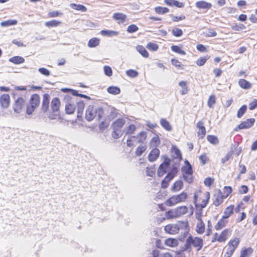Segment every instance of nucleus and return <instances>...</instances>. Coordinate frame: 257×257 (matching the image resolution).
I'll return each mask as SVG.
<instances>
[{
    "mask_svg": "<svg viewBox=\"0 0 257 257\" xmlns=\"http://www.w3.org/2000/svg\"><path fill=\"white\" fill-rule=\"evenodd\" d=\"M103 110L101 107H95L93 105H89L85 111V118L88 121L92 120L94 118L99 120L103 114Z\"/></svg>",
    "mask_w": 257,
    "mask_h": 257,
    "instance_id": "1",
    "label": "nucleus"
},
{
    "mask_svg": "<svg viewBox=\"0 0 257 257\" xmlns=\"http://www.w3.org/2000/svg\"><path fill=\"white\" fill-rule=\"evenodd\" d=\"M60 101L57 97L53 98L50 104V110L48 113V117L51 120L56 119L59 115Z\"/></svg>",
    "mask_w": 257,
    "mask_h": 257,
    "instance_id": "2",
    "label": "nucleus"
},
{
    "mask_svg": "<svg viewBox=\"0 0 257 257\" xmlns=\"http://www.w3.org/2000/svg\"><path fill=\"white\" fill-rule=\"evenodd\" d=\"M125 123L124 118H118L112 124L111 127L113 130L112 136L114 139H118L121 137L123 134L122 128Z\"/></svg>",
    "mask_w": 257,
    "mask_h": 257,
    "instance_id": "3",
    "label": "nucleus"
},
{
    "mask_svg": "<svg viewBox=\"0 0 257 257\" xmlns=\"http://www.w3.org/2000/svg\"><path fill=\"white\" fill-rule=\"evenodd\" d=\"M188 223L186 222L179 221L176 224H169L165 226V231L170 234H176L179 232L180 229H186Z\"/></svg>",
    "mask_w": 257,
    "mask_h": 257,
    "instance_id": "4",
    "label": "nucleus"
},
{
    "mask_svg": "<svg viewBox=\"0 0 257 257\" xmlns=\"http://www.w3.org/2000/svg\"><path fill=\"white\" fill-rule=\"evenodd\" d=\"M179 165L175 164L173 166L171 171L168 172L167 175L165 177L164 180L162 181V187L166 188L169 185V182L172 180L176 176L178 172Z\"/></svg>",
    "mask_w": 257,
    "mask_h": 257,
    "instance_id": "5",
    "label": "nucleus"
},
{
    "mask_svg": "<svg viewBox=\"0 0 257 257\" xmlns=\"http://www.w3.org/2000/svg\"><path fill=\"white\" fill-rule=\"evenodd\" d=\"M187 197V194L183 192L178 195L172 196L166 201V204L167 206H172L178 203L185 201Z\"/></svg>",
    "mask_w": 257,
    "mask_h": 257,
    "instance_id": "6",
    "label": "nucleus"
},
{
    "mask_svg": "<svg viewBox=\"0 0 257 257\" xmlns=\"http://www.w3.org/2000/svg\"><path fill=\"white\" fill-rule=\"evenodd\" d=\"M191 243H192L194 247H197V250H200L203 245L202 240L201 239L198 237L193 238L191 236H190L187 239L185 244V249L189 247Z\"/></svg>",
    "mask_w": 257,
    "mask_h": 257,
    "instance_id": "7",
    "label": "nucleus"
},
{
    "mask_svg": "<svg viewBox=\"0 0 257 257\" xmlns=\"http://www.w3.org/2000/svg\"><path fill=\"white\" fill-rule=\"evenodd\" d=\"M25 107V99L22 97H18L13 104V107L14 112L20 113Z\"/></svg>",
    "mask_w": 257,
    "mask_h": 257,
    "instance_id": "8",
    "label": "nucleus"
},
{
    "mask_svg": "<svg viewBox=\"0 0 257 257\" xmlns=\"http://www.w3.org/2000/svg\"><path fill=\"white\" fill-rule=\"evenodd\" d=\"M164 158V162L160 165L158 170L157 174L159 177L163 176L167 171L170 164V159L166 156L162 157Z\"/></svg>",
    "mask_w": 257,
    "mask_h": 257,
    "instance_id": "9",
    "label": "nucleus"
},
{
    "mask_svg": "<svg viewBox=\"0 0 257 257\" xmlns=\"http://www.w3.org/2000/svg\"><path fill=\"white\" fill-rule=\"evenodd\" d=\"M255 119L254 118L247 119L235 128L234 131H237L238 130L249 128L253 125Z\"/></svg>",
    "mask_w": 257,
    "mask_h": 257,
    "instance_id": "10",
    "label": "nucleus"
},
{
    "mask_svg": "<svg viewBox=\"0 0 257 257\" xmlns=\"http://www.w3.org/2000/svg\"><path fill=\"white\" fill-rule=\"evenodd\" d=\"M50 99V96L48 94L45 93L43 95L41 110L44 113L48 112L49 108Z\"/></svg>",
    "mask_w": 257,
    "mask_h": 257,
    "instance_id": "11",
    "label": "nucleus"
},
{
    "mask_svg": "<svg viewBox=\"0 0 257 257\" xmlns=\"http://www.w3.org/2000/svg\"><path fill=\"white\" fill-rule=\"evenodd\" d=\"M0 104L1 107L3 109L8 108L10 104V97L9 95L4 94L0 97Z\"/></svg>",
    "mask_w": 257,
    "mask_h": 257,
    "instance_id": "12",
    "label": "nucleus"
},
{
    "mask_svg": "<svg viewBox=\"0 0 257 257\" xmlns=\"http://www.w3.org/2000/svg\"><path fill=\"white\" fill-rule=\"evenodd\" d=\"M197 127L199 129V131L197 133L198 136L199 137L200 139L203 138L206 134V130L204 126L203 122L202 121L198 122Z\"/></svg>",
    "mask_w": 257,
    "mask_h": 257,
    "instance_id": "13",
    "label": "nucleus"
},
{
    "mask_svg": "<svg viewBox=\"0 0 257 257\" xmlns=\"http://www.w3.org/2000/svg\"><path fill=\"white\" fill-rule=\"evenodd\" d=\"M160 155V150L157 148H154L150 153L148 159L150 162H154L156 161L159 157Z\"/></svg>",
    "mask_w": 257,
    "mask_h": 257,
    "instance_id": "14",
    "label": "nucleus"
},
{
    "mask_svg": "<svg viewBox=\"0 0 257 257\" xmlns=\"http://www.w3.org/2000/svg\"><path fill=\"white\" fill-rule=\"evenodd\" d=\"M40 98L38 94H33L30 100V105L33 106L37 108L40 104Z\"/></svg>",
    "mask_w": 257,
    "mask_h": 257,
    "instance_id": "15",
    "label": "nucleus"
},
{
    "mask_svg": "<svg viewBox=\"0 0 257 257\" xmlns=\"http://www.w3.org/2000/svg\"><path fill=\"white\" fill-rule=\"evenodd\" d=\"M195 6L197 8L200 9H209L211 8L212 5L210 3L202 1L197 2L195 4Z\"/></svg>",
    "mask_w": 257,
    "mask_h": 257,
    "instance_id": "16",
    "label": "nucleus"
},
{
    "mask_svg": "<svg viewBox=\"0 0 257 257\" xmlns=\"http://www.w3.org/2000/svg\"><path fill=\"white\" fill-rule=\"evenodd\" d=\"M186 165L182 168L183 174H193L192 168L188 161H185Z\"/></svg>",
    "mask_w": 257,
    "mask_h": 257,
    "instance_id": "17",
    "label": "nucleus"
},
{
    "mask_svg": "<svg viewBox=\"0 0 257 257\" xmlns=\"http://www.w3.org/2000/svg\"><path fill=\"white\" fill-rule=\"evenodd\" d=\"M179 85L182 88L180 91L181 95H185L188 93L189 89L187 86V82L185 81H181L179 83Z\"/></svg>",
    "mask_w": 257,
    "mask_h": 257,
    "instance_id": "18",
    "label": "nucleus"
},
{
    "mask_svg": "<svg viewBox=\"0 0 257 257\" xmlns=\"http://www.w3.org/2000/svg\"><path fill=\"white\" fill-rule=\"evenodd\" d=\"M147 137V133L145 132H141L137 136H135V140L137 143H143L146 141Z\"/></svg>",
    "mask_w": 257,
    "mask_h": 257,
    "instance_id": "19",
    "label": "nucleus"
},
{
    "mask_svg": "<svg viewBox=\"0 0 257 257\" xmlns=\"http://www.w3.org/2000/svg\"><path fill=\"white\" fill-rule=\"evenodd\" d=\"M238 84L240 87L245 89H250L251 87V84L250 82L245 79H240L238 81Z\"/></svg>",
    "mask_w": 257,
    "mask_h": 257,
    "instance_id": "20",
    "label": "nucleus"
},
{
    "mask_svg": "<svg viewBox=\"0 0 257 257\" xmlns=\"http://www.w3.org/2000/svg\"><path fill=\"white\" fill-rule=\"evenodd\" d=\"M165 244L170 247H175L178 244V241L175 238H169L165 240Z\"/></svg>",
    "mask_w": 257,
    "mask_h": 257,
    "instance_id": "21",
    "label": "nucleus"
},
{
    "mask_svg": "<svg viewBox=\"0 0 257 257\" xmlns=\"http://www.w3.org/2000/svg\"><path fill=\"white\" fill-rule=\"evenodd\" d=\"M160 140L159 137L158 136L156 135L150 141V147H154V148H157V147L160 145Z\"/></svg>",
    "mask_w": 257,
    "mask_h": 257,
    "instance_id": "22",
    "label": "nucleus"
},
{
    "mask_svg": "<svg viewBox=\"0 0 257 257\" xmlns=\"http://www.w3.org/2000/svg\"><path fill=\"white\" fill-rule=\"evenodd\" d=\"M100 34L104 36L112 37L113 36H117L119 33L112 30H102L100 32Z\"/></svg>",
    "mask_w": 257,
    "mask_h": 257,
    "instance_id": "23",
    "label": "nucleus"
},
{
    "mask_svg": "<svg viewBox=\"0 0 257 257\" xmlns=\"http://www.w3.org/2000/svg\"><path fill=\"white\" fill-rule=\"evenodd\" d=\"M70 7L72 9L79 11L82 12H85L87 11V8L83 5L80 4H70Z\"/></svg>",
    "mask_w": 257,
    "mask_h": 257,
    "instance_id": "24",
    "label": "nucleus"
},
{
    "mask_svg": "<svg viewBox=\"0 0 257 257\" xmlns=\"http://www.w3.org/2000/svg\"><path fill=\"white\" fill-rule=\"evenodd\" d=\"M234 207L233 205H230L227 207L224 212V215H223V218H228L231 214L233 213Z\"/></svg>",
    "mask_w": 257,
    "mask_h": 257,
    "instance_id": "25",
    "label": "nucleus"
},
{
    "mask_svg": "<svg viewBox=\"0 0 257 257\" xmlns=\"http://www.w3.org/2000/svg\"><path fill=\"white\" fill-rule=\"evenodd\" d=\"M160 123L162 127L168 131H171L172 129V126L169 122L166 119L161 118L160 120Z\"/></svg>",
    "mask_w": 257,
    "mask_h": 257,
    "instance_id": "26",
    "label": "nucleus"
},
{
    "mask_svg": "<svg viewBox=\"0 0 257 257\" xmlns=\"http://www.w3.org/2000/svg\"><path fill=\"white\" fill-rule=\"evenodd\" d=\"M166 216L167 219H172L179 217L176 209H171L166 213Z\"/></svg>",
    "mask_w": 257,
    "mask_h": 257,
    "instance_id": "27",
    "label": "nucleus"
},
{
    "mask_svg": "<svg viewBox=\"0 0 257 257\" xmlns=\"http://www.w3.org/2000/svg\"><path fill=\"white\" fill-rule=\"evenodd\" d=\"M136 130V126L135 125L130 124L123 130V133H125L126 135L133 134L135 132Z\"/></svg>",
    "mask_w": 257,
    "mask_h": 257,
    "instance_id": "28",
    "label": "nucleus"
},
{
    "mask_svg": "<svg viewBox=\"0 0 257 257\" xmlns=\"http://www.w3.org/2000/svg\"><path fill=\"white\" fill-rule=\"evenodd\" d=\"M9 61L15 64H20L25 62V59L21 56H14L11 58Z\"/></svg>",
    "mask_w": 257,
    "mask_h": 257,
    "instance_id": "29",
    "label": "nucleus"
},
{
    "mask_svg": "<svg viewBox=\"0 0 257 257\" xmlns=\"http://www.w3.org/2000/svg\"><path fill=\"white\" fill-rule=\"evenodd\" d=\"M112 18L116 21H119V23H123L126 19V15L122 13H114Z\"/></svg>",
    "mask_w": 257,
    "mask_h": 257,
    "instance_id": "30",
    "label": "nucleus"
},
{
    "mask_svg": "<svg viewBox=\"0 0 257 257\" xmlns=\"http://www.w3.org/2000/svg\"><path fill=\"white\" fill-rule=\"evenodd\" d=\"M183 182L181 180L176 181L173 184L172 190L173 191H178L181 190L183 187Z\"/></svg>",
    "mask_w": 257,
    "mask_h": 257,
    "instance_id": "31",
    "label": "nucleus"
},
{
    "mask_svg": "<svg viewBox=\"0 0 257 257\" xmlns=\"http://www.w3.org/2000/svg\"><path fill=\"white\" fill-rule=\"evenodd\" d=\"M204 198L202 199V202L200 205L201 209L204 208L206 206V205L208 202V200L210 198L209 192H205L204 193Z\"/></svg>",
    "mask_w": 257,
    "mask_h": 257,
    "instance_id": "32",
    "label": "nucleus"
},
{
    "mask_svg": "<svg viewBox=\"0 0 257 257\" xmlns=\"http://www.w3.org/2000/svg\"><path fill=\"white\" fill-rule=\"evenodd\" d=\"M100 43V40L97 38H93L89 40L88 43V46L90 48L97 46Z\"/></svg>",
    "mask_w": 257,
    "mask_h": 257,
    "instance_id": "33",
    "label": "nucleus"
},
{
    "mask_svg": "<svg viewBox=\"0 0 257 257\" xmlns=\"http://www.w3.org/2000/svg\"><path fill=\"white\" fill-rule=\"evenodd\" d=\"M17 23L18 21L16 20H9L2 22L0 25L2 27H9L12 25H15L17 24Z\"/></svg>",
    "mask_w": 257,
    "mask_h": 257,
    "instance_id": "34",
    "label": "nucleus"
},
{
    "mask_svg": "<svg viewBox=\"0 0 257 257\" xmlns=\"http://www.w3.org/2000/svg\"><path fill=\"white\" fill-rule=\"evenodd\" d=\"M137 51L145 58H148L149 54L146 49L142 46H138L137 47Z\"/></svg>",
    "mask_w": 257,
    "mask_h": 257,
    "instance_id": "35",
    "label": "nucleus"
},
{
    "mask_svg": "<svg viewBox=\"0 0 257 257\" xmlns=\"http://www.w3.org/2000/svg\"><path fill=\"white\" fill-rule=\"evenodd\" d=\"M107 90L108 93L113 95L118 94L120 92V90L119 88L117 86H109L107 88Z\"/></svg>",
    "mask_w": 257,
    "mask_h": 257,
    "instance_id": "36",
    "label": "nucleus"
},
{
    "mask_svg": "<svg viewBox=\"0 0 257 257\" xmlns=\"http://www.w3.org/2000/svg\"><path fill=\"white\" fill-rule=\"evenodd\" d=\"M178 216L185 214L188 212V208L185 206H182L176 208Z\"/></svg>",
    "mask_w": 257,
    "mask_h": 257,
    "instance_id": "37",
    "label": "nucleus"
},
{
    "mask_svg": "<svg viewBox=\"0 0 257 257\" xmlns=\"http://www.w3.org/2000/svg\"><path fill=\"white\" fill-rule=\"evenodd\" d=\"M62 91L64 92L70 91L71 94L74 96H80L81 97L86 98H89V97L87 96V95H85L84 94H79L78 93V91L76 90H75L65 88V89H63Z\"/></svg>",
    "mask_w": 257,
    "mask_h": 257,
    "instance_id": "38",
    "label": "nucleus"
},
{
    "mask_svg": "<svg viewBox=\"0 0 257 257\" xmlns=\"http://www.w3.org/2000/svg\"><path fill=\"white\" fill-rule=\"evenodd\" d=\"M75 110V107L74 104L68 103L65 106V110L68 114H72Z\"/></svg>",
    "mask_w": 257,
    "mask_h": 257,
    "instance_id": "39",
    "label": "nucleus"
},
{
    "mask_svg": "<svg viewBox=\"0 0 257 257\" xmlns=\"http://www.w3.org/2000/svg\"><path fill=\"white\" fill-rule=\"evenodd\" d=\"M225 218H223L222 217V218L219 220L217 223V224L215 225V228L216 230H220L224 226H225L227 221L225 220Z\"/></svg>",
    "mask_w": 257,
    "mask_h": 257,
    "instance_id": "40",
    "label": "nucleus"
},
{
    "mask_svg": "<svg viewBox=\"0 0 257 257\" xmlns=\"http://www.w3.org/2000/svg\"><path fill=\"white\" fill-rule=\"evenodd\" d=\"M84 107V103L82 101L77 102L78 117L81 116Z\"/></svg>",
    "mask_w": 257,
    "mask_h": 257,
    "instance_id": "41",
    "label": "nucleus"
},
{
    "mask_svg": "<svg viewBox=\"0 0 257 257\" xmlns=\"http://www.w3.org/2000/svg\"><path fill=\"white\" fill-rule=\"evenodd\" d=\"M252 251L253 250L251 247L243 248L241 251L240 257H245L246 256L250 255Z\"/></svg>",
    "mask_w": 257,
    "mask_h": 257,
    "instance_id": "42",
    "label": "nucleus"
},
{
    "mask_svg": "<svg viewBox=\"0 0 257 257\" xmlns=\"http://www.w3.org/2000/svg\"><path fill=\"white\" fill-rule=\"evenodd\" d=\"M61 22L55 20L48 21L45 23V26L48 27H57L60 25Z\"/></svg>",
    "mask_w": 257,
    "mask_h": 257,
    "instance_id": "43",
    "label": "nucleus"
},
{
    "mask_svg": "<svg viewBox=\"0 0 257 257\" xmlns=\"http://www.w3.org/2000/svg\"><path fill=\"white\" fill-rule=\"evenodd\" d=\"M207 139L209 142L213 145H217L219 143L218 139L215 136L208 135L207 137Z\"/></svg>",
    "mask_w": 257,
    "mask_h": 257,
    "instance_id": "44",
    "label": "nucleus"
},
{
    "mask_svg": "<svg viewBox=\"0 0 257 257\" xmlns=\"http://www.w3.org/2000/svg\"><path fill=\"white\" fill-rule=\"evenodd\" d=\"M138 143L135 140V136L130 137L127 140L126 144L128 147H133L135 146V144Z\"/></svg>",
    "mask_w": 257,
    "mask_h": 257,
    "instance_id": "45",
    "label": "nucleus"
},
{
    "mask_svg": "<svg viewBox=\"0 0 257 257\" xmlns=\"http://www.w3.org/2000/svg\"><path fill=\"white\" fill-rule=\"evenodd\" d=\"M228 233V229L224 230L221 232L220 235H219V237L218 238V240L219 241H220V242L224 241L227 239Z\"/></svg>",
    "mask_w": 257,
    "mask_h": 257,
    "instance_id": "46",
    "label": "nucleus"
},
{
    "mask_svg": "<svg viewBox=\"0 0 257 257\" xmlns=\"http://www.w3.org/2000/svg\"><path fill=\"white\" fill-rule=\"evenodd\" d=\"M171 50L173 51L182 55H185L186 54V52L184 50H182L178 46H172Z\"/></svg>",
    "mask_w": 257,
    "mask_h": 257,
    "instance_id": "47",
    "label": "nucleus"
},
{
    "mask_svg": "<svg viewBox=\"0 0 257 257\" xmlns=\"http://www.w3.org/2000/svg\"><path fill=\"white\" fill-rule=\"evenodd\" d=\"M155 12L159 14H164L169 12V9L167 8L158 7L155 9Z\"/></svg>",
    "mask_w": 257,
    "mask_h": 257,
    "instance_id": "48",
    "label": "nucleus"
},
{
    "mask_svg": "<svg viewBox=\"0 0 257 257\" xmlns=\"http://www.w3.org/2000/svg\"><path fill=\"white\" fill-rule=\"evenodd\" d=\"M216 97L215 95H212L210 96L207 101V105L209 107H212L213 105L215 103Z\"/></svg>",
    "mask_w": 257,
    "mask_h": 257,
    "instance_id": "49",
    "label": "nucleus"
},
{
    "mask_svg": "<svg viewBox=\"0 0 257 257\" xmlns=\"http://www.w3.org/2000/svg\"><path fill=\"white\" fill-rule=\"evenodd\" d=\"M247 109V106L246 105H242L238 110L237 116L238 118H240L245 112Z\"/></svg>",
    "mask_w": 257,
    "mask_h": 257,
    "instance_id": "50",
    "label": "nucleus"
},
{
    "mask_svg": "<svg viewBox=\"0 0 257 257\" xmlns=\"http://www.w3.org/2000/svg\"><path fill=\"white\" fill-rule=\"evenodd\" d=\"M147 48L150 50L156 51L159 49V46L156 43L150 42L147 44Z\"/></svg>",
    "mask_w": 257,
    "mask_h": 257,
    "instance_id": "51",
    "label": "nucleus"
},
{
    "mask_svg": "<svg viewBox=\"0 0 257 257\" xmlns=\"http://www.w3.org/2000/svg\"><path fill=\"white\" fill-rule=\"evenodd\" d=\"M183 178L188 183H191L193 181V174H183Z\"/></svg>",
    "mask_w": 257,
    "mask_h": 257,
    "instance_id": "52",
    "label": "nucleus"
},
{
    "mask_svg": "<svg viewBox=\"0 0 257 257\" xmlns=\"http://www.w3.org/2000/svg\"><path fill=\"white\" fill-rule=\"evenodd\" d=\"M239 243V239L238 238H235L234 239L230 240L228 243V245L236 248Z\"/></svg>",
    "mask_w": 257,
    "mask_h": 257,
    "instance_id": "53",
    "label": "nucleus"
},
{
    "mask_svg": "<svg viewBox=\"0 0 257 257\" xmlns=\"http://www.w3.org/2000/svg\"><path fill=\"white\" fill-rule=\"evenodd\" d=\"M147 147L146 146L139 147L136 151V155L140 156L146 151Z\"/></svg>",
    "mask_w": 257,
    "mask_h": 257,
    "instance_id": "54",
    "label": "nucleus"
},
{
    "mask_svg": "<svg viewBox=\"0 0 257 257\" xmlns=\"http://www.w3.org/2000/svg\"><path fill=\"white\" fill-rule=\"evenodd\" d=\"M197 227L198 229V232L199 233H202L204 231L205 225L204 223L203 222L202 220H200V221H198V223L197 225Z\"/></svg>",
    "mask_w": 257,
    "mask_h": 257,
    "instance_id": "55",
    "label": "nucleus"
},
{
    "mask_svg": "<svg viewBox=\"0 0 257 257\" xmlns=\"http://www.w3.org/2000/svg\"><path fill=\"white\" fill-rule=\"evenodd\" d=\"M172 34L175 37H180L183 34L181 29L179 28H174L172 31Z\"/></svg>",
    "mask_w": 257,
    "mask_h": 257,
    "instance_id": "56",
    "label": "nucleus"
},
{
    "mask_svg": "<svg viewBox=\"0 0 257 257\" xmlns=\"http://www.w3.org/2000/svg\"><path fill=\"white\" fill-rule=\"evenodd\" d=\"M126 74H127V75L132 78H135L137 77L138 75V72L136 70L133 69H130L128 70H127L126 72Z\"/></svg>",
    "mask_w": 257,
    "mask_h": 257,
    "instance_id": "57",
    "label": "nucleus"
},
{
    "mask_svg": "<svg viewBox=\"0 0 257 257\" xmlns=\"http://www.w3.org/2000/svg\"><path fill=\"white\" fill-rule=\"evenodd\" d=\"M205 35L207 37H213L217 35V33L213 29H209L205 32Z\"/></svg>",
    "mask_w": 257,
    "mask_h": 257,
    "instance_id": "58",
    "label": "nucleus"
},
{
    "mask_svg": "<svg viewBox=\"0 0 257 257\" xmlns=\"http://www.w3.org/2000/svg\"><path fill=\"white\" fill-rule=\"evenodd\" d=\"M208 59L207 57H201L198 59L196 61V64L199 66H203Z\"/></svg>",
    "mask_w": 257,
    "mask_h": 257,
    "instance_id": "59",
    "label": "nucleus"
},
{
    "mask_svg": "<svg viewBox=\"0 0 257 257\" xmlns=\"http://www.w3.org/2000/svg\"><path fill=\"white\" fill-rule=\"evenodd\" d=\"M138 30V27L135 25H130L127 29V31L128 33H134Z\"/></svg>",
    "mask_w": 257,
    "mask_h": 257,
    "instance_id": "60",
    "label": "nucleus"
},
{
    "mask_svg": "<svg viewBox=\"0 0 257 257\" xmlns=\"http://www.w3.org/2000/svg\"><path fill=\"white\" fill-rule=\"evenodd\" d=\"M36 107L31 105H28L26 108V114L28 115H31L34 111Z\"/></svg>",
    "mask_w": 257,
    "mask_h": 257,
    "instance_id": "61",
    "label": "nucleus"
},
{
    "mask_svg": "<svg viewBox=\"0 0 257 257\" xmlns=\"http://www.w3.org/2000/svg\"><path fill=\"white\" fill-rule=\"evenodd\" d=\"M103 69H104V73L106 75H107L108 76H110L112 75V69L109 66H105L104 67Z\"/></svg>",
    "mask_w": 257,
    "mask_h": 257,
    "instance_id": "62",
    "label": "nucleus"
},
{
    "mask_svg": "<svg viewBox=\"0 0 257 257\" xmlns=\"http://www.w3.org/2000/svg\"><path fill=\"white\" fill-rule=\"evenodd\" d=\"M155 173V169L153 168H147L146 170L147 175L153 177Z\"/></svg>",
    "mask_w": 257,
    "mask_h": 257,
    "instance_id": "63",
    "label": "nucleus"
},
{
    "mask_svg": "<svg viewBox=\"0 0 257 257\" xmlns=\"http://www.w3.org/2000/svg\"><path fill=\"white\" fill-rule=\"evenodd\" d=\"M257 107V99H254L253 101L249 104V108L250 110H253Z\"/></svg>",
    "mask_w": 257,
    "mask_h": 257,
    "instance_id": "64",
    "label": "nucleus"
}]
</instances>
